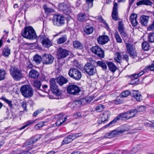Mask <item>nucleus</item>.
<instances>
[{
  "label": "nucleus",
  "mask_w": 154,
  "mask_h": 154,
  "mask_svg": "<svg viewBox=\"0 0 154 154\" xmlns=\"http://www.w3.org/2000/svg\"><path fill=\"white\" fill-rule=\"evenodd\" d=\"M42 85V84L41 83V82L40 81H39L38 80H36L33 83V85L34 87L38 89H39L41 85Z\"/></svg>",
  "instance_id": "33"
},
{
  "label": "nucleus",
  "mask_w": 154,
  "mask_h": 154,
  "mask_svg": "<svg viewBox=\"0 0 154 154\" xmlns=\"http://www.w3.org/2000/svg\"><path fill=\"white\" fill-rule=\"evenodd\" d=\"M107 64L109 68V70L112 72H114L117 69L116 66L114 64L111 62H108Z\"/></svg>",
  "instance_id": "28"
},
{
  "label": "nucleus",
  "mask_w": 154,
  "mask_h": 154,
  "mask_svg": "<svg viewBox=\"0 0 154 154\" xmlns=\"http://www.w3.org/2000/svg\"><path fill=\"white\" fill-rule=\"evenodd\" d=\"M137 110L135 109L129 110L127 112L122 113L118 115L113 120L110 122L109 125H110L111 124L116 122L119 120L128 119L133 118L137 114Z\"/></svg>",
  "instance_id": "1"
},
{
  "label": "nucleus",
  "mask_w": 154,
  "mask_h": 154,
  "mask_svg": "<svg viewBox=\"0 0 154 154\" xmlns=\"http://www.w3.org/2000/svg\"><path fill=\"white\" fill-rule=\"evenodd\" d=\"M93 28L90 25L86 26L84 29L85 32L88 34L91 33L93 32Z\"/></svg>",
  "instance_id": "29"
},
{
  "label": "nucleus",
  "mask_w": 154,
  "mask_h": 154,
  "mask_svg": "<svg viewBox=\"0 0 154 154\" xmlns=\"http://www.w3.org/2000/svg\"><path fill=\"white\" fill-rule=\"evenodd\" d=\"M149 47V44L146 42H143L142 44V48L144 51H147Z\"/></svg>",
  "instance_id": "41"
},
{
  "label": "nucleus",
  "mask_w": 154,
  "mask_h": 154,
  "mask_svg": "<svg viewBox=\"0 0 154 154\" xmlns=\"http://www.w3.org/2000/svg\"><path fill=\"white\" fill-rule=\"evenodd\" d=\"M33 60L37 64H38L41 63L42 61V58L39 55H35L34 57Z\"/></svg>",
  "instance_id": "42"
},
{
  "label": "nucleus",
  "mask_w": 154,
  "mask_h": 154,
  "mask_svg": "<svg viewBox=\"0 0 154 154\" xmlns=\"http://www.w3.org/2000/svg\"><path fill=\"white\" fill-rule=\"evenodd\" d=\"M149 71H154V64L153 63L151 66L147 67H145L140 72L134 74L131 76V81L130 84L134 85L137 84L139 81L138 78L141 76L146 72H148Z\"/></svg>",
  "instance_id": "2"
},
{
  "label": "nucleus",
  "mask_w": 154,
  "mask_h": 154,
  "mask_svg": "<svg viewBox=\"0 0 154 154\" xmlns=\"http://www.w3.org/2000/svg\"><path fill=\"white\" fill-rule=\"evenodd\" d=\"M137 16V15L134 13L132 14L130 16L131 22L134 26H136L138 23L136 19Z\"/></svg>",
  "instance_id": "23"
},
{
  "label": "nucleus",
  "mask_w": 154,
  "mask_h": 154,
  "mask_svg": "<svg viewBox=\"0 0 154 154\" xmlns=\"http://www.w3.org/2000/svg\"><path fill=\"white\" fill-rule=\"evenodd\" d=\"M152 2L149 0H141L138 2L137 5H151Z\"/></svg>",
  "instance_id": "27"
},
{
  "label": "nucleus",
  "mask_w": 154,
  "mask_h": 154,
  "mask_svg": "<svg viewBox=\"0 0 154 154\" xmlns=\"http://www.w3.org/2000/svg\"><path fill=\"white\" fill-rule=\"evenodd\" d=\"M68 55V51L61 48H59L57 51V55L59 59L66 57Z\"/></svg>",
  "instance_id": "17"
},
{
  "label": "nucleus",
  "mask_w": 154,
  "mask_h": 154,
  "mask_svg": "<svg viewBox=\"0 0 154 154\" xmlns=\"http://www.w3.org/2000/svg\"><path fill=\"white\" fill-rule=\"evenodd\" d=\"M146 109V107L144 106H140L138 108V111L139 112H141L144 111Z\"/></svg>",
  "instance_id": "59"
},
{
  "label": "nucleus",
  "mask_w": 154,
  "mask_h": 154,
  "mask_svg": "<svg viewBox=\"0 0 154 154\" xmlns=\"http://www.w3.org/2000/svg\"><path fill=\"white\" fill-rule=\"evenodd\" d=\"M43 63L44 64H49L52 63L54 57L50 54H44L42 55Z\"/></svg>",
  "instance_id": "15"
},
{
  "label": "nucleus",
  "mask_w": 154,
  "mask_h": 154,
  "mask_svg": "<svg viewBox=\"0 0 154 154\" xmlns=\"http://www.w3.org/2000/svg\"><path fill=\"white\" fill-rule=\"evenodd\" d=\"M109 113L107 112H105L100 116V118L98 120L99 124H101L106 121L108 118Z\"/></svg>",
  "instance_id": "20"
},
{
  "label": "nucleus",
  "mask_w": 154,
  "mask_h": 154,
  "mask_svg": "<svg viewBox=\"0 0 154 154\" xmlns=\"http://www.w3.org/2000/svg\"><path fill=\"white\" fill-rule=\"evenodd\" d=\"M123 102V100L121 99L118 98H117L114 101V103L116 104H120Z\"/></svg>",
  "instance_id": "57"
},
{
  "label": "nucleus",
  "mask_w": 154,
  "mask_h": 154,
  "mask_svg": "<svg viewBox=\"0 0 154 154\" xmlns=\"http://www.w3.org/2000/svg\"><path fill=\"white\" fill-rule=\"evenodd\" d=\"M11 50L8 46L5 47L2 51V54L5 57H8L10 54Z\"/></svg>",
  "instance_id": "30"
},
{
  "label": "nucleus",
  "mask_w": 154,
  "mask_h": 154,
  "mask_svg": "<svg viewBox=\"0 0 154 154\" xmlns=\"http://www.w3.org/2000/svg\"><path fill=\"white\" fill-rule=\"evenodd\" d=\"M120 33L124 40L125 41V40L127 39L128 38V35L125 32V30L120 32Z\"/></svg>",
  "instance_id": "50"
},
{
  "label": "nucleus",
  "mask_w": 154,
  "mask_h": 154,
  "mask_svg": "<svg viewBox=\"0 0 154 154\" xmlns=\"http://www.w3.org/2000/svg\"><path fill=\"white\" fill-rule=\"evenodd\" d=\"M115 37L117 42L119 43H121L122 42V39L118 32H115Z\"/></svg>",
  "instance_id": "43"
},
{
  "label": "nucleus",
  "mask_w": 154,
  "mask_h": 154,
  "mask_svg": "<svg viewBox=\"0 0 154 154\" xmlns=\"http://www.w3.org/2000/svg\"><path fill=\"white\" fill-rule=\"evenodd\" d=\"M118 4L116 2L114 3L113 6V7L112 12H118Z\"/></svg>",
  "instance_id": "56"
},
{
  "label": "nucleus",
  "mask_w": 154,
  "mask_h": 154,
  "mask_svg": "<svg viewBox=\"0 0 154 154\" xmlns=\"http://www.w3.org/2000/svg\"><path fill=\"white\" fill-rule=\"evenodd\" d=\"M109 40V37L106 35L100 36L97 38L98 43L101 45L105 44Z\"/></svg>",
  "instance_id": "18"
},
{
  "label": "nucleus",
  "mask_w": 154,
  "mask_h": 154,
  "mask_svg": "<svg viewBox=\"0 0 154 154\" xmlns=\"http://www.w3.org/2000/svg\"><path fill=\"white\" fill-rule=\"evenodd\" d=\"M104 106L102 104H100L96 107L95 109L97 112H101L103 110Z\"/></svg>",
  "instance_id": "47"
},
{
  "label": "nucleus",
  "mask_w": 154,
  "mask_h": 154,
  "mask_svg": "<svg viewBox=\"0 0 154 154\" xmlns=\"http://www.w3.org/2000/svg\"><path fill=\"white\" fill-rule=\"evenodd\" d=\"M43 7L45 12L47 14L52 13L54 11V9L48 7L46 5H43Z\"/></svg>",
  "instance_id": "44"
},
{
  "label": "nucleus",
  "mask_w": 154,
  "mask_h": 154,
  "mask_svg": "<svg viewBox=\"0 0 154 154\" xmlns=\"http://www.w3.org/2000/svg\"><path fill=\"white\" fill-rule=\"evenodd\" d=\"M116 57L114 58L115 60L117 63H120L121 59L122 58V55L120 53H117L116 54Z\"/></svg>",
  "instance_id": "46"
},
{
  "label": "nucleus",
  "mask_w": 154,
  "mask_h": 154,
  "mask_svg": "<svg viewBox=\"0 0 154 154\" xmlns=\"http://www.w3.org/2000/svg\"><path fill=\"white\" fill-rule=\"evenodd\" d=\"M94 0H86V3L88 8H91L93 5V2Z\"/></svg>",
  "instance_id": "51"
},
{
  "label": "nucleus",
  "mask_w": 154,
  "mask_h": 154,
  "mask_svg": "<svg viewBox=\"0 0 154 154\" xmlns=\"http://www.w3.org/2000/svg\"><path fill=\"white\" fill-rule=\"evenodd\" d=\"M68 74L71 77L77 80H79L82 76L81 72L78 69L74 68L70 69Z\"/></svg>",
  "instance_id": "9"
},
{
  "label": "nucleus",
  "mask_w": 154,
  "mask_h": 154,
  "mask_svg": "<svg viewBox=\"0 0 154 154\" xmlns=\"http://www.w3.org/2000/svg\"><path fill=\"white\" fill-rule=\"evenodd\" d=\"M41 135L39 134L36 135L34 137L30 138L27 141L24 143V146H25L30 145L32 144L33 143L35 142L38 139L41 137Z\"/></svg>",
  "instance_id": "19"
},
{
  "label": "nucleus",
  "mask_w": 154,
  "mask_h": 154,
  "mask_svg": "<svg viewBox=\"0 0 154 154\" xmlns=\"http://www.w3.org/2000/svg\"><path fill=\"white\" fill-rule=\"evenodd\" d=\"M10 73L14 79L19 81L24 76V75L18 69L12 66L10 69Z\"/></svg>",
  "instance_id": "7"
},
{
  "label": "nucleus",
  "mask_w": 154,
  "mask_h": 154,
  "mask_svg": "<svg viewBox=\"0 0 154 154\" xmlns=\"http://www.w3.org/2000/svg\"><path fill=\"white\" fill-rule=\"evenodd\" d=\"M140 147V146L139 145L137 146H136L134 147L132 150V151L135 153L139 149Z\"/></svg>",
  "instance_id": "60"
},
{
  "label": "nucleus",
  "mask_w": 154,
  "mask_h": 154,
  "mask_svg": "<svg viewBox=\"0 0 154 154\" xmlns=\"http://www.w3.org/2000/svg\"><path fill=\"white\" fill-rule=\"evenodd\" d=\"M17 154H31V153L30 152L26 151L21 152L20 153Z\"/></svg>",
  "instance_id": "64"
},
{
  "label": "nucleus",
  "mask_w": 154,
  "mask_h": 154,
  "mask_svg": "<svg viewBox=\"0 0 154 154\" xmlns=\"http://www.w3.org/2000/svg\"><path fill=\"white\" fill-rule=\"evenodd\" d=\"M123 58L124 60H125L127 62H128L129 59V56L127 54H125L123 55Z\"/></svg>",
  "instance_id": "61"
},
{
  "label": "nucleus",
  "mask_w": 154,
  "mask_h": 154,
  "mask_svg": "<svg viewBox=\"0 0 154 154\" xmlns=\"http://www.w3.org/2000/svg\"><path fill=\"white\" fill-rule=\"evenodd\" d=\"M20 91L23 95L26 97H31L33 94L31 87L28 85H24L22 86Z\"/></svg>",
  "instance_id": "8"
},
{
  "label": "nucleus",
  "mask_w": 154,
  "mask_h": 154,
  "mask_svg": "<svg viewBox=\"0 0 154 154\" xmlns=\"http://www.w3.org/2000/svg\"><path fill=\"white\" fill-rule=\"evenodd\" d=\"M74 104H75L77 107L80 106L82 104V100H78L74 101Z\"/></svg>",
  "instance_id": "54"
},
{
  "label": "nucleus",
  "mask_w": 154,
  "mask_h": 154,
  "mask_svg": "<svg viewBox=\"0 0 154 154\" xmlns=\"http://www.w3.org/2000/svg\"><path fill=\"white\" fill-rule=\"evenodd\" d=\"M131 94V93L128 91H126L122 93L120 95L121 97H126Z\"/></svg>",
  "instance_id": "48"
},
{
  "label": "nucleus",
  "mask_w": 154,
  "mask_h": 154,
  "mask_svg": "<svg viewBox=\"0 0 154 154\" xmlns=\"http://www.w3.org/2000/svg\"><path fill=\"white\" fill-rule=\"evenodd\" d=\"M67 40L66 36H64L59 38L57 40V43L58 44H60L64 43Z\"/></svg>",
  "instance_id": "39"
},
{
  "label": "nucleus",
  "mask_w": 154,
  "mask_h": 154,
  "mask_svg": "<svg viewBox=\"0 0 154 154\" xmlns=\"http://www.w3.org/2000/svg\"><path fill=\"white\" fill-rule=\"evenodd\" d=\"M4 35H3L2 39H1V46L2 44V42H5L8 36V31L7 30H5L4 31Z\"/></svg>",
  "instance_id": "35"
},
{
  "label": "nucleus",
  "mask_w": 154,
  "mask_h": 154,
  "mask_svg": "<svg viewBox=\"0 0 154 154\" xmlns=\"http://www.w3.org/2000/svg\"><path fill=\"white\" fill-rule=\"evenodd\" d=\"M39 75V72L34 69H31L29 72V77L33 79H37Z\"/></svg>",
  "instance_id": "21"
},
{
  "label": "nucleus",
  "mask_w": 154,
  "mask_h": 154,
  "mask_svg": "<svg viewBox=\"0 0 154 154\" xmlns=\"http://www.w3.org/2000/svg\"><path fill=\"white\" fill-rule=\"evenodd\" d=\"M35 121V120H29L26 121L24 123V125L20 129V130L24 129L26 127L33 123Z\"/></svg>",
  "instance_id": "32"
},
{
  "label": "nucleus",
  "mask_w": 154,
  "mask_h": 154,
  "mask_svg": "<svg viewBox=\"0 0 154 154\" xmlns=\"http://www.w3.org/2000/svg\"><path fill=\"white\" fill-rule=\"evenodd\" d=\"M58 119L55 124H54L52 127L59 126L64 123L66 120V117L61 114L57 116Z\"/></svg>",
  "instance_id": "16"
},
{
  "label": "nucleus",
  "mask_w": 154,
  "mask_h": 154,
  "mask_svg": "<svg viewBox=\"0 0 154 154\" xmlns=\"http://www.w3.org/2000/svg\"><path fill=\"white\" fill-rule=\"evenodd\" d=\"M67 7L65 3H60L58 5V9L59 10L62 11L63 12L64 10L67 8Z\"/></svg>",
  "instance_id": "37"
},
{
  "label": "nucleus",
  "mask_w": 154,
  "mask_h": 154,
  "mask_svg": "<svg viewBox=\"0 0 154 154\" xmlns=\"http://www.w3.org/2000/svg\"><path fill=\"white\" fill-rule=\"evenodd\" d=\"M77 19L79 21L82 22L86 20L87 19V17L85 13H81L78 15Z\"/></svg>",
  "instance_id": "25"
},
{
  "label": "nucleus",
  "mask_w": 154,
  "mask_h": 154,
  "mask_svg": "<svg viewBox=\"0 0 154 154\" xmlns=\"http://www.w3.org/2000/svg\"><path fill=\"white\" fill-rule=\"evenodd\" d=\"M57 83L60 85H62L67 82V80L62 76H60L56 79Z\"/></svg>",
  "instance_id": "24"
},
{
  "label": "nucleus",
  "mask_w": 154,
  "mask_h": 154,
  "mask_svg": "<svg viewBox=\"0 0 154 154\" xmlns=\"http://www.w3.org/2000/svg\"><path fill=\"white\" fill-rule=\"evenodd\" d=\"M118 12H112V18L115 20H118L117 17Z\"/></svg>",
  "instance_id": "58"
},
{
  "label": "nucleus",
  "mask_w": 154,
  "mask_h": 154,
  "mask_svg": "<svg viewBox=\"0 0 154 154\" xmlns=\"http://www.w3.org/2000/svg\"><path fill=\"white\" fill-rule=\"evenodd\" d=\"M149 17L148 16L143 15L140 17V21L142 25H145L149 21Z\"/></svg>",
  "instance_id": "26"
},
{
  "label": "nucleus",
  "mask_w": 154,
  "mask_h": 154,
  "mask_svg": "<svg viewBox=\"0 0 154 154\" xmlns=\"http://www.w3.org/2000/svg\"><path fill=\"white\" fill-rule=\"evenodd\" d=\"M82 135V133H79L77 134H71V136H72V137L73 140H74L76 138H77L81 136Z\"/></svg>",
  "instance_id": "52"
},
{
  "label": "nucleus",
  "mask_w": 154,
  "mask_h": 154,
  "mask_svg": "<svg viewBox=\"0 0 154 154\" xmlns=\"http://www.w3.org/2000/svg\"><path fill=\"white\" fill-rule=\"evenodd\" d=\"M22 106L25 110H26V102H23L22 103Z\"/></svg>",
  "instance_id": "63"
},
{
  "label": "nucleus",
  "mask_w": 154,
  "mask_h": 154,
  "mask_svg": "<svg viewBox=\"0 0 154 154\" xmlns=\"http://www.w3.org/2000/svg\"><path fill=\"white\" fill-rule=\"evenodd\" d=\"M66 18L61 14H56L54 15L52 22L53 25L57 26H63L65 23Z\"/></svg>",
  "instance_id": "4"
},
{
  "label": "nucleus",
  "mask_w": 154,
  "mask_h": 154,
  "mask_svg": "<svg viewBox=\"0 0 154 154\" xmlns=\"http://www.w3.org/2000/svg\"><path fill=\"white\" fill-rule=\"evenodd\" d=\"M125 43L127 53L132 58H134L136 60H139V57L136 51L135 46L128 43L126 42V41H125Z\"/></svg>",
  "instance_id": "6"
},
{
  "label": "nucleus",
  "mask_w": 154,
  "mask_h": 154,
  "mask_svg": "<svg viewBox=\"0 0 154 154\" xmlns=\"http://www.w3.org/2000/svg\"><path fill=\"white\" fill-rule=\"evenodd\" d=\"M43 111L42 110H38L35 111L33 114V116L36 117L39 113H41Z\"/></svg>",
  "instance_id": "62"
},
{
  "label": "nucleus",
  "mask_w": 154,
  "mask_h": 154,
  "mask_svg": "<svg viewBox=\"0 0 154 154\" xmlns=\"http://www.w3.org/2000/svg\"><path fill=\"white\" fill-rule=\"evenodd\" d=\"M39 38L40 41L45 47L48 48L52 45L51 41L45 35L42 34L40 36Z\"/></svg>",
  "instance_id": "11"
},
{
  "label": "nucleus",
  "mask_w": 154,
  "mask_h": 154,
  "mask_svg": "<svg viewBox=\"0 0 154 154\" xmlns=\"http://www.w3.org/2000/svg\"><path fill=\"white\" fill-rule=\"evenodd\" d=\"M123 25L122 22H119V23L118 26V29L119 32H120L125 30Z\"/></svg>",
  "instance_id": "45"
},
{
  "label": "nucleus",
  "mask_w": 154,
  "mask_h": 154,
  "mask_svg": "<svg viewBox=\"0 0 154 154\" xmlns=\"http://www.w3.org/2000/svg\"><path fill=\"white\" fill-rule=\"evenodd\" d=\"M72 8L67 6V8L64 10L63 13L66 15H69L72 13Z\"/></svg>",
  "instance_id": "49"
},
{
  "label": "nucleus",
  "mask_w": 154,
  "mask_h": 154,
  "mask_svg": "<svg viewBox=\"0 0 154 154\" xmlns=\"http://www.w3.org/2000/svg\"><path fill=\"white\" fill-rule=\"evenodd\" d=\"M21 34L23 37L29 39H34L37 37L34 29L31 26L26 27L22 30Z\"/></svg>",
  "instance_id": "3"
},
{
  "label": "nucleus",
  "mask_w": 154,
  "mask_h": 154,
  "mask_svg": "<svg viewBox=\"0 0 154 154\" xmlns=\"http://www.w3.org/2000/svg\"><path fill=\"white\" fill-rule=\"evenodd\" d=\"M91 50L92 53L97 55L98 57L101 58L104 57V51L98 46L92 47L91 48Z\"/></svg>",
  "instance_id": "14"
},
{
  "label": "nucleus",
  "mask_w": 154,
  "mask_h": 154,
  "mask_svg": "<svg viewBox=\"0 0 154 154\" xmlns=\"http://www.w3.org/2000/svg\"><path fill=\"white\" fill-rule=\"evenodd\" d=\"M67 92L69 94L76 95L80 91L79 87L77 85H71L69 86L67 88Z\"/></svg>",
  "instance_id": "13"
},
{
  "label": "nucleus",
  "mask_w": 154,
  "mask_h": 154,
  "mask_svg": "<svg viewBox=\"0 0 154 154\" xmlns=\"http://www.w3.org/2000/svg\"><path fill=\"white\" fill-rule=\"evenodd\" d=\"M44 125V123L42 122H40L38 124L36 125L35 126V128L36 129H38L42 127Z\"/></svg>",
  "instance_id": "53"
},
{
  "label": "nucleus",
  "mask_w": 154,
  "mask_h": 154,
  "mask_svg": "<svg viewBox=\"0 0 154 154\" xmlns=\"http://www.w3.org/2000/svg\"><path fill=\"white\" fill-rule=\"evenodd\" d=\"M131 95L132 97H134L137 101H140L141 95L138 91L133 90L131 92Z\"/></svg>",
  "instance_id": "22"
},
{
  "label": "nucleus",
  "mask_w": 154,
  "mask_h": 154,
  "mask_svg": "<svg viewBox=\"0 0 154 154\" xmlns=\"http://www.w3.org/2000/svg\"><path fill=\"white\" fill-rule=\"evenodd\" d=\"M148 41L151 43L154 42V32L149 34Z\"/></svg>",
  "instance_id": "40"
},
{
  "label": "nucleus",
  "mask_w": 154,
  "mask_h": 154,
  "mask_svg": "<svg viewBox=\"0 0 154 154\" xmlns=\"http://www.w3.org/2000/svg\"><path fill=\"white\" fill-rule=\"evenodd\" d=\"M73 140L71 135L65 138L62 143V144H67L70 143L72 140Z\"/></svg>",
  "instance_id": "34"
},
{
  "label": "nucleus",
  "mask_w": 154,
  "mask_h": 154,
  "mask_svg": "<svg viewBox=\"0 0 154 154\" xmlns=\"http://www.w3.org/2000/svg\"><path fill=\"white\" fill-rule=\"evenodd\" d=\"M5 74V71L3 69H1V80L4 79Z\"/></svg>",
  "instance_id": "55"
},
{
  "label": "nucleus",
  "mask_w": 154,
  "mask_h": 154,
  "mask_svg": "<svg viewBox=\"0 0 154 154\" xmlns=\"http://www.w3.org/2000/svg\"><path fill=\"white\" fill-rule=\"evenodd\" d=\"M90 62H88L85 66V70L87 73L90 75H93L96 72V69L93 66H95V61L91 58L89 59Z\"/></svg>",
  "instance_id": "5"
},
{
  "label": "nucleus",
  "mask_w": 154,
  "mask_h": 154,
  "mask_svg": "<svg viewBox=\"0 0 154 154\" xmlns=\"http://www.w3.org/2000/svg\"><path fill=\"white\" fill-rule=\"evenodd\" d=\"M50 87L51 91L54 94L57 96L60 95L61 92L56 84L55 79H51L50 81Z\"/></svg>",
  "instance_id": "10"
},
{
  "label": "nucleus",
  "mask_w": 154,
  "mask_h": 154,
  "mask_svg": "<svg viewBox=\"0 0 154 154\" xmlns=\"http://www.w3.org/2000/svg\"><path fill=\"white\" fill-rule=\"evenodd\" d=\"M1 99L5 103L8 104L9 107H12V101L11 100H9L5 97H2Z\"/></svg>",
  "instance_id": "38"
},
{
  "label": "nucleus",
  "mask_w": 154,
  "mask_h": 154,
  "mask_svg": "<svg viewBox=\"0 0 154 154\" xmlns=\"http://www.w3.org/2000/svg\"><path fill=\"white\" fill-rule=\"evenodd\" d=\"M95 64H97L96 66H99L103 69L104 70H106L107 69V66L105 63L101 61H98L97 62L94 63Z\"/></svg>",
  "instance_id": "31"
},
{
  "label": "nucleus",
  "mask_w": 154,
  "mask_h": 154,
  "mask_svg": "<svg viewBox=\"0 0 154 154\" xmlns=\"http://www.w3.org/2000/svg\"><path fill=\"white\" fill-rule=\"evenodd\" d=\"M73 46L75 48L81 49L82 48V45L78 41H75L73 42Z\"/></svg>",
  "instance_id": "36"
},
{
  "label": "nucleus",
  "mask_w": 154,
  "mask_h": 154,
  "mask_svg": "<svg viewBox=\"0 0 154 154\" xmlns=\"http://www.w3.org/2000/svg\"><path fill=\"white\" fill-rule=\"evenodd\" d=\"M128 129L118 128L117 129L112 131L110 133H107L105 135L106 137L110 138L116 136L117 134H119L124 133L128 130Z\"/></svg>",
  "instance_id": "12"
}]
</instances>
